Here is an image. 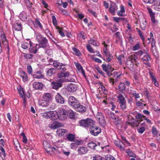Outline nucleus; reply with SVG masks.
I'll list each match as a JSON object with an SVG mask.
<instances>
[{
    "mask_svg": "<svg viewBox=\"0 0 160 160\" xmlns=\"http://www.w3.org/2000/svg\"><path fill=\"white\" fill-rule=\"evenodd\" d=\"M118 88L120 91L122 92L126 88V86L124 83H121L118 86Z\"/></svg>",
    "mask_w": 160,
    "mask_h": 160,
    "instance_id": "58836bf2",
    "label": "nucleus"
},
{
    "mask_svg": "<svg viewBox=\"0 0 160 160\" xmlns=\"http://www.w3.org/2000/svg\"><path fill=\"white\" fill-rule=\"evenodd\" d=\"M56 70L53 68H51L48 69L47 71V75L49 77L52 76L53 74L55 73Z\"/></svg>",
    "mask_w": 160,
    "mask_h": 160,
    "instance_id": "2f4dec72",
    "label": "nucleus"
},
{
    "mask_svg": "<svg viewBox=\"0 0 160 160\" xmlns=\"http://www.w3.org/2000/svg\"><path fill=\"white\" fill-rule=\"evenodd\" d=\"M69 104L73 108L77 106V105L79 104V102L75 98L72 96L69 97L68 99Z\"/></svg>",
    "mask_w": 160,
    "mask_h": 160,
    "instance_id": "0eeeda50",
    "label": "nucleus"
},
{
    "mask_svg": "<svg viewBox=\"0 0 160 160\" xmlns=\"http://www.w3.org/2000/svg\"><path fill=\"white\" fill-rule=\"evenodd\" d=\"M90 133L93 135L96 136L101 132V130L99 127L96 126L91 127L89 129Z\"/></svg>",
    "mask_w": 160,
    "mask_h": 160,
    "instance_id": "6e6552de",
    "label": "nucleus"
},
{
    "mask_svg": "<svg viewBox=\"0 0 160 160\" xmlns=\"http://www.w3.org/2000/svg\"><path fill=\"white\" fill-rule=\"evenodd\" d=\"M135 53V54L130 55L128 58V62H130L132 64L134 63L136 66H138L140 64V63L138 62V58L137 56V54Z\"/></svg>",
    "mask_w": 160,
    "mask_h": 160,
    "instance_id": "20e7f679",
    "label": "nucleus"
},
{
    "mask_svg": "<svg viewBox=\"0 0 160 160\" xmlns=\"http://www.w3.org/2000/svg\"><path fill=\"white\" fill-rule=\"evenodd\" d=\"M125 12V10L123 6L121 5L120 6V10L117 12V14L119 16H122L124 15Z\"/></svg>",
    "mask_w": 160,
    "mask_h": 160,
    "instance_id": "b1692460",
    "label": "nucleus"
},
{
    "mask_svg": "<svg viewBox=\"0 0 160 160\" xmlns=\"http://www.w3.org/2000/svg\"><path fill=\"white\" fill-rule=\"evenodd\" d=\"M140 48V45L138 44H136L132 48L133 51H136L138 50Z\"/></svg>",
    "mask_w": 160,
    "mask_h": 160,
    "instance_id": "0e129e2a",
    "label": "nucleus"
},
{
    "mask_svg": "<svg viewBox=\"0 0 160 160\" xmlns=\"http://www.w3.org/2000/svg\"><path fill=\"white\" fill-rule=\"evenodd\" d=\"M118 98L119 103L126 102L124 97H123L122 95L121 94H119L118 95Z\"/></svg>",
    "mask_w": 160,
    "mask_h": 160,
    "instance_id": "49530a36",
    "label": "nucleus"
},
{
    "mask_svg": "<svg viewBox=\"0 0 160 160\" xmlns=\"http://www.w3.org/2000/svg\"><path fill=\"white\" fill-rule=\"evenodd\" d=\"M113 20L117 22H118L124 20V18H119L117 17H113Z\"/></svg>",
    "mask_w": 160,
    "mask_h": 160,
    "instance_id": "603ef678",
    "label": "nucleus"
},
{
    "mask_svg": "<svg viewBox=\"0 0 160 160\" xmlns=\"http://www.w3.org/2000/svg\"><path fill=\"white\" fill-rule=\"evenodd\" d=\"M78 146L74 142L72 143L70 145V148L72 149H76L78 148Z\"/></svg>",
    "mask_w": 160,
    "mask_h": 160,
    "instance_id": "680f3d73",
    "label": "nucleus"
},
{
    "mask_svg": "<svg viewBox=\"0 0 160 160\" xmlns=\"http://www.w3.org/2000/svg\"><path fill=\"white\" fill-rule=\"evenodd\" d=\"M67 111L63 109H59L58 112V118L60 120H64L66 118V115Z\"/></svg>",
    "mask_w": 160,
    "mask_h": 160,
    "instance_id": "423d86ee",
    "label": "nucleus"
},
{
    "mask_svg": "<svg viewBox=\"0 0 160 160\" xmlns=\"http://www.w3.org/2000/svg\"><path fill=\"white\" fill-rule=\"evenodd\" d=\"M138 132L141 134L142 133L145 131V128L144 127H141L138 130Z\"/></svg>",
    "mask_w": 160,
    "mask_h": 160,
    "instance_id": "bf43d9fd",
    "label": "nucleus"
},
{
    "mask_svg": "<svg viewBox=\"0 0 160 160\" xmlns=\"http://www.w3.org/2000/svg\"><path fill=\"white\" fill-rule=\"evenodd\" d=\"M37 45L36 44H32L30 46L29 48V51L30 52L34 53H36L37 51Z\"/></svg>",
    "mask_w": 160,
    "mask_h": 160,
    "instance_id": "412c9836",
    "label": "nucleus"
},
{
    "mask_svg": "<svg viewBox=\"0 0 160 160\" xmlns=\"http://www.w3.org/2000/svg\"><path fill=\"white\" fill-rule=\"evenodd\" d=\"M125 152L129 157H132L133 158H136V154H135L130 149H128L126 150Z\"/></svg>",
    "mask_w": 160,
    "mask_h": 160,
    "instance_id": "c9c22d12",
    "label": "nucleus"
},
{
    "mask_svg": "<svg viewBox=\"0 0 160 160\" xmlns=\"http://www.w3.org/2000/svg\"><path fill=\"white\" fill-rule=\"evenodd\" d=\"M74 64L75 66H76L77 69L78 70V72H79L81 73L83 75V76L85 77V72L84 70H83L82 67L81 65L77 62H74Z\"/></svg>",
    "mask_w": 160,
    "mask_h": 160,
    "instance_id": "2eb2a0df",
    "label": "nucleus"
},
{
    "mask_svg": "<svg viewBox=\"0 0 160 160\" xmlns=\"http://www.w3.org/2000/svg\"><path fill=\"white\" fill-rule=\"evenodd\" d=\"M130 93L131 94L134 96L136 99L139 98L140 97L139 94L137 93L135 91L133 90H131L130 91Z\"/></svg>",
    "mask_w": 160,
    "mask_h": 160,
    "instance_id": "37998d69",
    "label": "nucleus"
},
{
    "mask_svg": "<svg viewBox=\"0 0 160 160\" xmlns=\"http://www.w3.org/2000/svg\"><path fill=\"white\" fill-rule=\"evenodd\" d=\"M149 12L152 22L153 23L156 22V21L155 19L154 14L152 11H149Z\"/></svg>",
    "mask_w": 160,
    "mask_h": 160,
    "instance_id": "8fccbe9b",
    "label": "nucleus"
},
{
    "mask_svg": "<svg viewBox=\"0 0 160 160\" xmlns=\"http://www.w3.org/2000/svg\"><path fill=\"white\" fill-rule=\"evenodd\" d=\"M20 75L22 78V81L24 82H26L28 80V77L27 73L23 71H21L20 72Z\"/></svg>",
    "mask_w": 160,
    "mask_h": 160,
    "instance_id": "a211bd4d",
    "label": "nucleus"
},
{
    "mask_svg": "<svg viewBox=\"0 0 160 160\" xmlns=\"http://www.w3.org/2000/svg\"><path fill=\"white\" fill-rule=\"evenodd\" d=\"M67 138L70 141H74L75 140V135L71 133H69L67 136Z\"/></svg>",
    "mask_w": 160,
    "mask_h": 160,
    "instance_id": "72a5a7b5",
    "label": "nucleus"
},
{
    "mask_svg": "<svg viewBox=\"0 0 160 160\" xmlns=\"http://www.w3.org/2000/svg\"><path fill=\"white\" fill-rule=\"evenodd\" d=\"M88 43L90 44L96 46H98L99 45V43L98 42L92 39H90L88 41Z\"/></svg>",
    "mask_w": 160,
    "mask_h": 160,
    "instance_id": "e433bc0d",
    "label": "nucleus"
},
{
    "mask_svg": "<svg viewBox=\"0 0 160 160\" xmlns=\"http://www.w3.org/2000/svg\"><path fill=\"white\" fill-rule=\"evenodd\" d=\"M68 132L66 129H58L57 130V134L59 136H62L64 135Z\"/></svg>",
    "mask_w": 160,
    "mask_h": 160,
    "instance_id": "6ab92c4d",
    "label": "nucleus"
},
{
    "mask_svg": "<svg viewBox=\"0 0 160 160\" xmlns=\"http://www.w3.org/2000/svg\"><path fill=\"white\" fill-rule=\"evenodd\" d=\"M93 160H105V159L103 157L99 156L94 157L93 158Z\"/></svg>",
    "mask_w": 160,
    "mask_h": 160,
    "instance_id": "052dcab7",
    "label": "nucleus"
},
{
    "mask_svg": "<svg viewBox=\"0 0 160 160\" xmlns=\"http://www.w3.org/2000/svg\"><path fill=\"white\" fill-rule=\"evenodd\" d=\"M27 70L28 73L30 74H32V69L31 66L29 65L28 64L27 66Z\"/></svg>",
    "mask_w": 160,
    "mask_h": 160,
    "instance_id": "864d4df0",
    "label": "nucleus"
},
{
    "mask_svg": "<svg viewBox=\"0 0 160 160\" xmlns=\"http://www.w3.org/2000/svg\"><path fill=\"white\" fill-rule=\"evenodd\" d=\"M152 132L154 135H156L157 134L158 132L156 128L154 127H153L152 128Z\"/></svg>",
    "mask_w": 160,
    "mask_h": 160,
    "instance_id": "338daca9",
    "label": "nucleus"
},
{
    "mask_svg": "<svg viewBox=\"0 0 160 160\" xmlns=\"http://www.w3.org/2000/svg\"><path fill=\"white\" fill-rule=\"evenodd\" d=\"M48 103H49L47 101L42 99L39 100L38 104L39 105L42 107H46L48 105Z\"/></svg>",
    "mask_w": 160,
    "mask_h": 160,
    "instance_id": "7c9ffc66",
    "label": "nucleus"
},
{
    "mask_svg": "<svg viewBox=\"0 0 160 160\" xmlns=\"http://www.w3.org/2000/svg\"><path fill=\"white\" fill-rule=\"evenodd\" d=\"M1 38L2 40V42L4 43V44L7 45L8 44V42L7 41L6 38L4 34H2L1 35Z\"/></svg>",
    "mask_w": 160,
    "mask_h": 160,
    "instance_id": "c03bdc74",
    "label": "nucleus"
},
{
    "mask_svg": "<svg viewBox=\"0 0 160 160\" xmlns=\"http://www.w3.org/2000/svg\"><path fill=\"white\" fill-rule=\"evenodd\" d=\"M111 75L112 76L113 78H119L121 76L120 74H118L117 72H114Z\"/></svg>",
    "mask_w": 160,
    "mask_h": 160,
    "instance_id": "6e6d98bb",
    "label": "nucleus"
},
{
    "mask_svg": "<svg viewBox=\"0 0 160 160\" xmlns=\"http://www.w3.org/2000/svg\"><path fill=\"white\" fill-rule=\"evenodd\" d=\"M66 81V79L63 78L59 79L56 82H52L51 84L52 87L53 89H57L59 88L62 87V83L65 82Z\"/></svg>",
    "mask_w": 160,
    "mask_h": 160,
    "instance_id": "39448f33",
    "label": "nucleus"
},
{
    "mask_svg": "<svg viewBox=\"0 0 160 160\" xmlns=\"http://www.w3.org/2000/svg\"><path fill=\"white\" fill-rule=\"evenodd\" d=\"M72 50L76 55L79 56L81 54L79 50L76 48H73Z\"/></svg>",
    "mask_w": 160,
    "mask_h": 160,
    "instance_id": "3c124183",
    "label": "nucleus"
},
{
    "mask_svg": "<svg viewBox=\"0 0 160 160\" xmlns=\"http://www.w3.org/2000/svg\"><path fill=\"white\" fill-rule=\"evenodd\" d=\"M119 103L120 104V107L122 110H124L126 108V102H122Z\"/></svg>",
    "mask_w": 160,
    "mask_h": 160,
    "instance_id": "5fc2aeb1",
    "label": "nucleus"
},
{
    "mask_svg": "<svg viewBox=\"0 0 160 160\" xmlns=\"http://www.w3.org/2000/svg\"><path fill=\"white\" fill-rule=\"evenodd\" d=\"M33 24L35 27L38 28H40L42 29V26L40 23L39 20L38 18H36L35 21L33 22Z\"/></svg>",
    "mask_w": 160,
    "mask_h": 160,
    "instance_id": "5701e85b",
    "label": "nucleus"
},
{
    "mask_svg": "<svg viewBox=\"0 0 160 160\" xmlns=\"http://www.w3.org/2000/svg\"><path fill=\"white\" fill-rule=\"evenodd\" d=\"M114 143L122 151L124 150V148L121 145L122 144H123V142H122L116 141Z\"/></svg>",
    "mask_w": 160,
    "mask_h": 160,
    "instance_id": "f704fd0d",
    "label": "nucleus"
},
{
    "mask_svg": "<svg viewBox=\"0 0 160 160\" xmlns=\"http://www.w3.org/2000/svg\"><path fill=\"white\" fill-rule=\"evenodd\" d=\"M67 114L69 116L70 118H73L75 115L74 112L71 110H69L68 111H67Z\"/></svg>",
    "mask_w": 160,
    "mask_h": 160,
    "instance_id": "ea45409f",
    "label": "nucleus"
},
{
    "mask_svg": "<svg viewBox=\"0 0 160 160\" xmlns=\"http://www.w3.org/2000/svg\"><path fill=\"white\" fill-rule=\"evenodd\" d=\"M33 77L34 78L37 79H41L44 78V76L42 74H34Z\"/></svg>",
    "mask_w": 160,
    "mask_h": 160,
    "instance_id": "09e8293b",
    "label": "nucleus"
},
{
    "mask_svg": "<svg viewBox=\"0 0 160 160\" xmlns=\"http://www.w3.org/2000/svg\"><path fill=\"white\" fill-rule=\"evenodd\" d=\"M109 81L110 82L112 85L116 83L118 81L117 79H116L115 80H114V79L112 78H110L109 79Z\"/></svg>",
    "mask_w": 160,
    "mask_h": 160,
    "instance_id": "e2e57ef3",
    "label": "nucleus"
},
{
    "mask_svg": "<svg viewBox=\"0 0 160 160\" xmlns=\"http://www.w3.org/2000/svg\"><path fill=\"white\" fill-rule=\"evenodd\" d=\"M53 64L54 67H56L58 69H62L63 71L66 70V68H65L64 65H63L62 63L58 62L57 61H54Z\"/></svg>",
    "mask_w": 160,
    "mask_h": 160,
    "instance_id": "4468645a",
    "label": "nucleus"
},
{
    "mask_svg": "<svg viewBox=\"0 0 160 160\" xmlns=\"http://www.w3.org/2000/svg\"><path fill=\"white\" fill-rule=\"evenodd\" d=\"M63 126V124L57 121L50 122L48 125V126L50 128L54 129Z\"/></svg>",
    "mask_w": 160,
    "mask_h": 160,
    "instance_id": "1a4fd4ad",
    "label": "nucleus"
},
{
    "mask_svg": "<svg viewBox=\"0 0 160 160\" xmlns=\"http://www.w3.org/2000/svg\"><path fill=\"white\" fill-rule=\"evenodd\" d=\"M52 97L51 94L48 93H45L43 96V98L44 100L47 101L48 103L51 99Z\"/></svg>",
    "mask_w": 160,
    "mask_h": 160,
    "instance_id": "bb28decb",
    "label": "nucleus"
},
{
    "mask_svg": "<svg viewBox=\"0 0 160 160\" xmlns=\"http://www.w3.org/2000/svg\"><path fill=\"white\" fill-rule=\"evenodd\" d=\"M0 150L1 152H0V154L3 155L4 157L5 158L6 156V154L4 149L1 146L0 147Z\"/></svg>",
    "mask_w": 160,
    "mask_h": 160,
    "instance_id": "4d7b16f0",
    "label": "nucleus"
},
{
    "mask_svg": "<svg viewBox=\"0 0 160 160\" xmlns=\"http://www.w3.org/2000/svg\"><path fill=\"white\" fill-rule=\"evenodd\" d=\"M69 75V73L68 72H61L58 74V77L59 78H65Z\"/></svg>",
    "mask_w": 160,
    "mask_h": 160,
    "instance_id": "393cba45",
    "label": "nucleus"
},
{
    "mask_svg": "<svg viewBox=\"0 0 160 160\" xmlns=\"http://www.w3.org/2000/svg\"><path fill=\"white\" fill-rule=\"evenodd\" d=\"M35 34L37 40L39 42L41 41H42V40H43L44 38H45L43 37L42 35L38 32H35Z\"/></svg>",
    "mask_w": 160,
    "mask_h": 160,
    "instance_id": "c756f323",
    "label": "nucleus"
},
{
    "mask_svg": "<svg viewBox=\"0 0 160 160\" xmlns=\"http://www.w3.org/2000/svg\"><path fill=\"white\" fill-rule=\"evenodd\" d=\"M31 41L27 40V42H24L22 44V47L24 49H27L31 45Z\"/></svg>",
    "mask_w": 160,
    "mask_h": 160,
    "instance_id": "cd10ccee",
    "label": "nucleus"
},
{
    "mask_svg": "<svg viewBox=\"0 0 160 160\" xmlns=\"http://www.w3.org/2000/svg\"><path fill=\"white\" fill-rule=\"evenodd\" d=\"M155 6H160V0H152Z\"/></svg>",
    "mask_w": 160,
    "mask_h": 160,
    "instance_id": "69168bd1",
    "label": "nucleus"
},
{
    "mask_svg": "<svg viewBox=\"0 0 160 160\" xmlns=\"http://www.w3.org/2000/svg\"><path fill=\"white\" fill-rule=\"evenodd\" d=\"M113 58V56L111 54L108 55L107 57L105 56L102 58V59L105 62H109L111 61Z\"/></svg>",
    "mask_w": 160,
    "mask_h": 160,
    "instance_id": "473e14b6",
    "label": "nucleus"
},
{
    "mask_svg": "<svg viewBox=\"0 0 160 160\" xmlns=\"http://www.w3.org/2000/svg\"><path fill=\"white\" fill-rule=\"evenodd\" d=\"M156 42L155 40H153L152 41V51L153 52L154 51H156V46L155 45Z\"/></svg>",
    "mask_w": 160,
    "mask_h": 160,
    "instance_id": "a19ab883",
    "label": "nucleus"
},
{
    "mask_svg": "<svg viewBox=\"0 0 160 160\" xmlns=\"http://www.w3.org/2000/svg\"><path fill=\"white\" fill-rule=\"evenodd\" d=\"M42 116L43 118L48 119L49 118L52 120H57L58 115L57 112L55 111H50L42 113Z\"/></svg>",
    "mask_w": 160,
    "mask_h": 160,
    "instance_id": "f03ea898",
    "label": "nucleus"
},
{
    "mask_svg": "<svg viewBox=\"0 0 160 160\" xmlns=\"http://www.w3.org/2000/svg\"><path fill=\"white\" fill-rule=\"evenodd\" d=\"M106 160H115V158L112 156L107 155L106 157Z\"/></svg>",
    "mask_w": 160,
    "mask_h": 160,
    "instance_id": "774afa93",
    "label": "nucleus"
},
{
    "mask_svg": "<svg viewBox=\"0 0 160 160\" xmlns=\"http://www.w3.org/2000/svg\"><path fill=\"white\" fill-rule=\"evenodd\" d=\"M137 55L139 56L140 58L142 60L143 63L145 64L149 63V61L151 59L150 56L145 51H139L136 53Z\"/></svg>",
    "mask_w": 160,
    "mask_h": 160,
    "instance_id": "f257e3e1",
    "label": "nucleus"
},
{
    "mask_svg": "<svg viewBox=\"0 0 160 160\" xmlns=\"http://www.w3.org/2000/svg\"><path fill=\"white\" fill-rule=\"evenodd\" d=\"M118 9V6L115 3L113 2L111 3L109 11L112 15H115V11L117 10Z\"/></svg>",
    "mask_w": 160,
    "mask_h": 160,
    "instance_id": "9d476101",
    "label": "nucleus"
},
{
    "mask_svg": "<svg viewBox=\"0 0 160 160\" xmlns=\"http://www.w3.org/2000/svg\"><path fill=\"white\" fill-rule=\"evenodd\" d=\"M33 86L36 89H41L43 87V85L41 82H35L33 83Z\"/></svg>",
    "mask_w": 160,
    "mask_h": 160,
    "instance_id": "aec40b11",
    "label": "nucleus"
},
{
    "mask_svg": "<svg viewBox=\"0 0 160 160\" xmlns=\"http://www.w3.org/2000/svg\"><path fill=\"white\" fill-rule=\"evenodd\" d=\"M43 147L46 152L48 153L51 152V147L50 144L47 141H44L43 142Z\"/></svg>",
    "mask_w": 160,
    "mask_h": 160,
    "instance_id": "f3484780",
    "label": "nucleus"
},
{
    "mask_svg": "<svg viewBox=\"0 0 160 160\" xmlns=\"http://www.w3.org/2000/svg\"><path fill=\"white\" fill-rule=\"evenodd\" d=\"M59 149H60V148L58 147H56V148L54 147H52L51 148V151H52L54 153L59 154L60 153V152L59 150Z\"/></svg>",
    "mask_w": 160,
    "mask_h": 160,
    "instance_id": "79ce46f5",
    "label": "nucleus"
},
{
    "mask_svg": "<svg viewBox=\"0 0 160 160\" xmlns=\"http://www.w3.org/2000/svg\"><path fill=\"white\" fill-rule=\"evenodd\" d=\"M101 88V90H102L103 92L105 94H107V91L106 90V89L105 88V87L103 86V85L102 84H101L100 85V88Z\"/></svg>",
    "mask_w": 160,
    "mask_h": 160,
    "instance_id": "13d9d810",
    "label": "nucleus"
},
{
    "mask_svg": "<svg viewBox=\"0 0 160 160\" xmlns=\"http://www.w3.org/2000/svg\"><path fill=\"white\" fill-rule=\"evenodd\" d=\"M97 118L98 119L99 122L103 121L104 119V117L103 116L102 113L98 112L97 115Z\"/></svg>",
    "mask_w": 160,
    "mask_h": 160,
    "instance_id": "4c0bfd02",
    "label": "nucleus"
},
{
    "mask_svg": "<svg viewBox=\"0 0 160 160\" xmlns=\"http://www.w3.org/2000/svg\"><path fill=\"white\" fill-rule=\"evenodd\" d=\"M19 17L20 20L23 21H25L27 20V15L26 13L24 12H21L19 15Z\"/></svg>",
    "mask_w": 160,
    "mask_h": 160,
    "instance_id": "c85d7f7f",
    "label": "nucleus"
},
{
    "mask_svg": "<svg viewBox=\"0 0 160 160\" xmlns=\"http://www.w3.org/2000/svg\"><path fill=\"white\" fill-rule=\"evenodd\" d=\"M15 29L17 31H20L22 28V25L20 23H16L14 25Z\"/></svg>",
    "mask_w": 160,
    "mask_h": 160,
    "instance_id": "de8ad7c7",
    "label": "nucleus"
},
{
    "mask_svg": "<svg viewBox=\"0 0 160 160\" xmlns=\"http://www.w3.org/2000/svg\"><path fill=\"white\" fill-rule=\"evenodd\" d=\"M48 40L45 38H44V39L40 42V43H39V46L40 47H42L43 48H44L46 47L47 46V43H48Z\"/></svg>",
    "mask_w": 160,
    "mask_h": 160,
    "instance_id": "a878e982",
    "label": "nucleus"
},
{
    "mask_svg": "<svg viewBox=\"0 0 160 160\" xmlns=\"http://www.w3.org/2000/svg\"><path fill=\"white\" fill-rule=\"evenodd\" d=\"M74 108L77 111L81 113H84L86 110V107L82 105H81L79 102L78 104L77 105V106H76Z\"/></svg>",
    "mask_w": 160,
    "mask_h": 160,
    "instance_id": "9b49d317",
    "label": "nucleus"
},
{
    "mask_svg": "<svg viewBox=\"0 0 160 160\" xmlns=\"http://www.w3.org/2000/svg\"><path fill=\"white\" fill-rule=\"evenodd\" d=\"M88 151L87 148L84 147H79L78 149V152L81 155L87 153Z\"/></svg>",
    "mask_w": 160,
    "mask_h": 160,
    "instance_id": "dca6fc26",
    "label": "nucleus"
},
{
    "mask_svg": "<svg viewBox=\"0 0 160 160\" xmlns=\"http://www.w3.org/2000/svg\"><path fill=\"white\" fill-rule=\"evenodd\" d=\"M93 121L91 119L87 118L86 119H82L79 122L80 126L85 128L88 127L93 125Z\"/></svg>",
    "mask_w": 160,
    "mask_h": 160,
    "instance_id": "7ed1b4c3",
    "label": "nucleus"
},
{
    "mask_svg": "<svg viewBox=\"0 0 160 160\" xmlns=\"http://www.w3.org/2000/svg\"><path fill=\"white\" fill-rule=\"evenodd\" d=\"M55 98L56 102L58 103L63 104L64 102V98L58 93L56 94Z\"/></svg>",
    "mask_w": 160,
    "mask_h": 160,
    "instance_id": "ddd939ff",
    "label": "nucleus"
},
{
    "mask_svg": "<svg viewBox=\"0 0 160 160\" xmlns=\"http://www.w3.org/2000/svg\"><path fill=\"white\" fill-rule=\"evenodd\" d=\"M77 86L75 84L72 83H70L68 84L66 88L68 91L71 92L75 91L77 90Z\"/></svg>",
    "mask_w": 160,
    "mask_h": 160,
    "instance_id": "f8f14e48",
    "label": "nucleus"
},
{
    "mask_svg": "<svg viewBox=\"0 0 160 160\" xmlns=\"http://www.w3.org/2000/svg\"><path fill=\"white\" fill-rule=\"evenodd\" d=\"M88 145L89 148L92 149H94L95 147L97 146L96 144L93 142H90Z\"/></svg>",
    "mask_w": 160,
    "mask_h": 160,
    "instance_id": "a18cd8bd",
    "label": "nucleus"
},
{
    "mask_svg": "<svg viewBox=\"0 0 160 160\" xmlns=\"http://www.w3.org/2000/svg\"><path fill=\"white\" fill-rule=\"evenodd\" d=\"M102 67L103 70L107 73L112 70L111 66L109 65L102 64Z\"/></svg>",
    "mask_w": 160,
    "mask_h": 160,
    "instance_id": "4be33fe9",
    "label": "nucleus"
}]
</instances>
